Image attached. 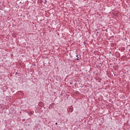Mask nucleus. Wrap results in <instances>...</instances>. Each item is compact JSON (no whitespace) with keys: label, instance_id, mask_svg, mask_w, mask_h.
<instances>
[{"label":"nucleus","instance_id":"1","mask_svg":"<svg viewBox=\"0 0 130 130\" xmlns=\"http://www.w3.org/2000/svg\"><path fill=\"white\" fill-rule=\"evenodd\" d=\"M68 112H73V111H74V108L73 107H70L68 109Z\"/></svg>","mask_w":130,"mask_h":130},{"label":"nucleus","instance_id":"2","mask_svg":"<svg viewBox=\"0 0 130 130\" xmlns=\"http://www.w3.org/2000/svg\"><path fill=\"white\" fill-rule=\"evenodd\" d=\"M77 60H80V58H79V57H78V58H77Z\"/></svg>","mask_w":130,"mask_h":130},{"label":"nucleus","instance_id":"3","mask_svg":"<svg viewBox=\"0 0 130 130\" xmlns=\"http://www.w3.org/2000/svg\"><path fill=\"white\" fill-rule=\"evenodd\" d=\"M78 55H76V57H78Z\"/></svg>","mask_w":130,"mask_h":130},{"label":"nucleus","instance_id":"4","mask_svg":"<svg viewBox=\"0 0 130 130\" xmlns=\"http://www.w3.org/2000/svg\"><path fill=\"white\" fill-rule=\"evenodd\" d=\"M55 124L57 125V123H56Z\"/></svg>","mask_w":130,"mask_h":130}]
</instances>
